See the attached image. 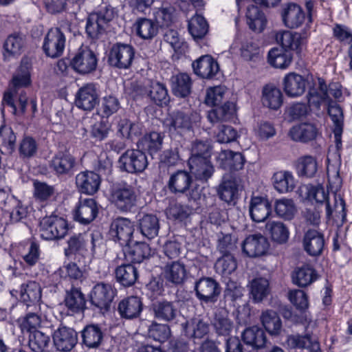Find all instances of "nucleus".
Wrapping results in <instances>:
<instances>
[{"label": "nucleus", "instance_id": "79ce46f5", "mask_svg": "<svg viewBox=\"0 0 352 352\" xmlns=\"http://www.w3.org/2000/svg\"><path fill=\"white\" fill-rule=\"evenodd\" d=\"M296 174L299 177L312 178L318 170V163L311 155H303L295 162Z\"/></svg>", "mask_w": 352, "mask_h": 352}, {"label": "nucleus", "instance_id": "4c0bfd02", "mask_svg": "<svg viewBox=\"0 0 352 352\" xmlns=\"http://www.w3.org/2000/svg\"><path fill=\"white\" fill-rule=\"evenodd\" d=\"M160 228V221L156 215L144 214L138 220V228L140 233L149 240L158 235Z\"/></svg>", "mask_w": 352, "mask_h": 352}, {"label": "nucleus", "instance_id": "bf43d9fd", "mask_svg": "<svg viewBox=\"0 0 352 352\" xmlns=\"http://www.w3.org/2000/svg\"><path fill=\"white\" fill-rule=\"evenodd\" d=\"M134 27L137 35L143 39H151L156 36L158 32V25L151 19L146 18L138 19Z\"/></svg>", "mask_w": 352, "mask_h": 352}, {"label": "nucleus", "instance_id": "603ef678", "mask_svg": "<svg viewBox=\"0 0 352 352\" xmlns=\"http://www.w3.org/2000/svg\"><path fill=\"white\" fill-rule=\"evenodd\" d=\"M307 188V197L309 200H315L317 203L323 204L326 205V214L328 218H330L333 213V210L331 208L329 201V193L325 191L322 185H309Z\"/></svg>", "mask_w": 352, "mask_h": 352}, {"label": "nucleus", "instance_id": "20e7f679", "mask_svg": "<svg viewBox=\"0 0 352 352\" xmlns=\"http://www.w3.org/2000/svg\"><path fill=\"white\" fill-rule=\"evenodd\" d=\"M113 16V8L107 6L101 7L98 12L90 14L85 26L87 36L91 39H98L106 32L109 23Z\"/></svg>", "mask_w": 352, "mask_h": 352}, {"label": "nucleus", "instance_id": "393cba45", "mask_svg": "<svg viewBox=\"0 0 352 352\" xmlns=\"http://www.w3.org/2000/svg\"><path fill=\"white\" fill-rule=\"evenodd\" d=\"M81 344L89 349H97L103 342L104 332L101 325L89 324L80 331Z\"/></svg>", "mask_w": 352, "mask_h": 352}, {"label": "nucleus", "instance_id": "37998d69", "mask_svg": "<svg viewBox=\"0 0 352 352\" xmlns=\"http://www.w3.org/2000/svg\"><path fill=\"white\" fill-rule=\"evenodd\" d=\"M260 320L265 329L272 336H278L282 331V321L276 311L266 309L262 311Z\"/></svg>", "mask_w": 352, "mask_h": 352}, {"label": "nucleus", "instance_id": "864d4df0", "mask_svg": "<svg viewBox=\"0 0 352 352\" xmlns=\"http://www.w3.org/2000/svg\"><path fill=\"white\" fill-rule=\"evenodd\" d=\"M265 228L273 241L283 244L288 241L289 232L283 222L269 221L266 223Z\"/></svg>", "mask_w": 352, "mask_h": 352}, {"label": "nucleus", "instance_id": "b1692460", "mask_svg": "<svg viewBox=\"0 0 352 352\" xmlns=\"http://www.w3.org/2000/svg\"><path fill=\"white\" fill-rule=\"evenodd\" d=\"M151 311L155 320L168 323L175 321L179 314L175 304L167 300L153 302L151 305Z\"/></svg>", "mask_w": 352, "mask_h": 352}, {"label": "nucleus", "instance_id": "473e14b6", "mask_svg": "<svg viewBox=\"0 0 352 352\" xmlns=\"http://www.w3.org/2000/svg\"><path fill=\"white\" fill-rule=\"evenodd\" d=\"M283 89L287 96L296 98L302 96L306 89L307 80L301 75L291 72L283 78Z\"/></svg>", "mask_w": 352, "mask_h": 352}, {"label": "nucleus", "instance_id": "7c9ffc66", "mask_svg": "<svg viewBox=\"0 0 352 352\" xmlns=\"http://www.w3.org/2000/svg\"><path fill=\"white\" fill-rule=\"evenodd\" d=\"M182 325L185 336L191 339H201L210 331L208 320L200 316L193 317Z\"/></svg>", "mask_w": 352, "mask_h": 352}, {"label": "nucleus", "instance_id": "a211bd4d", "mask_svg": "<svg viewBox=\"0 0 352 352\" xmlns=\"http://www.w3.org/2000/svg\"><path fill=\"white\" fill-rule=\"evenodd\" d=\"M76 106L85 111H91L99 104L98 90L96 85L88 83L80 87L76 94Z\"/></svg>", "mask_w": 352, "mask_h": 352}, {"label": "nucleus", "instance_id": "f257e3e1", "mask_svg": "<svg viewBox=\"0 0 352 352\" xmlns=\"http://www.w3.org/2000/svg\"><path fill=\"white\" fill-rule=\"evenodd\" d=\"M276 40L281 47H274L270 50L267 55L268 63L275 68L286 69L292 63L294 52L301 56L305 49L304 40L298 33L284 31L276 34Z\"/></svg>", "mask_w": 352, "mask_h": 352}, {"label": "nucleus", "instance_id": "de8ad7c7", "mask_svg": "<svg viewBox=\"0 0 352 352\" xmlns=\"http://www.w3.org/2000/svg\"><path fill=\"white\" fill-rule=\"evenodd\" d=\"M124 254L130 262L140 263L151 255V249L146 243H136L133 246L125 247Z\"/></svg>", "mask_w": 352, "mask_h": 352}, {"label": "nucleus", "instance_id": "13d9d810", "mask_svg": "<svg viewBox=\"0 0 352 352\" xmlns=\"http://www.w3.org/2000/svg\"><path fill=\"white\" fill-rule=\"evenodd\" d=\"M120 108V103L117 97L113 95L104 96L98 104V114L102 119H107L116 113Z\"/></svg>", "mask_w": 352, "mask_h": 352}, {"label": "nucleus", "instance_id": "ddd939ff", "mask_svg": "<svg viewBox=\"0 0 352 352\" xmlns=\"http://www.w3.org/2000/svg\"><path fill=\"white\" fill-rule=\"evenodd\" d=\"M65 43V36L60 29L58 28H51L44 38L43 52L48 57L58 58L63 54Z\"/></svg>", "mask_w": 352, "mask_h": 352}, {"label": "nucleus", "instance_id": "c756f323", "mask_svg": "<svg viewBox=\"0 0 352 352\" xmlns=\"http://www.w3.org/2000/svg\"><path fill=\"white\" fill-rule=\"evenodd\" d=\"M192 66L194 73L202 78H212L219 70L217 62L210 55L201 56Z\"/></svg>", "mask_w": 352, "mask_h": 352}, {"label": "nucleus", "instance_id": "423d86ee", "mask_svg": "<svg viewBox=\"0 0 352 352\" xmlns=\"http://www.w3.org/2000/svg\"><path fill=\"white\" fill-rule=\"evenodd\" d=\"M194 291L201 304H214L221 294V287L213 278L203 276L195 282Z\"/></svg>", "mask_w": 352, "mask_h": 352}, {"label": "nucleus", "instance_id": "f8f14e48", "mask_svg": "<svg viewBox=\"0 0 352 352\" xmlns=\"http://www.w3.org/2000/svg\"><path fill=\"white\" fill-rule=\"evenodd\" d=\"M134 56L135 50L132 45L118 43L110 50L108 63L112 67L126 69L131 65Z\"/></svg>", "mask_w": 352, "mask_h": 352}, {"label": "nucleus", "instance_id": "f704fd0d", "mask_svg": "<svg viewBox=\"0 0 352 352\" xmlns=\"http://www.w3.org/2000/svg\"><path fill=\"white\" fill-rule=\"evenodd\" d=\"M318 131L314 124L303 122L293 126L289 131L291 138L296 142L303 143L314 140Z\"/></svg>", "mask_w": 352, "mask_h": 352}, {"label": "nucleus", "instance_id": "6ab92c4d", "mask_svg": "<svg viewBox=\"0 0 352 352\" xmlns=\"http://www.w3.org/2000/svg\"><path fill=\"white\" fill-rule=\"evenodd\" d=\"M76 165V159L68 151H58L52 158L49 166L58 177L70 175Z\"/></svg>", "mask_w": 352, "mask_h": 352}, {"label": "nucleus", "instance_id": "680f3d73", "mask_svg": "<svg viewBox=\"0 0 352 352\" xmlns=\"http://www.w3.org/2000/svg\"><path fill=\"white\" fill-rule=\"evenodd\" d=\"M212 146L207 140H195L192 141L190 146V157L193 159H210Z\"/></svg>", "mask_w": 352, "mask_h": 352}, {"label": "nucleus", "instance_id": "0e129e2a", "mask_svg": "<svg viewBox=\"0 0 352 352\" xmlns=\"http://www.w3.org/2000/svg\"><path fill=\"white\" fill-rule=\"evenodd\" d=\"M270 292L269 281L265 278H256L252 280L250 293L255 302H261Z\"/></svg>", "mask_w": 352, "mask_h": 352}, {"label": "nucleus", "instance_id": "9d476101", "mask_svg": "<svg viewBox=\"0 0 352 352\" xmlns=\"http://www.w3.org/2000/svg\"><path fill=\"white\" fill-rule=\"evenodd\" d=\"M119 167L129 173L143 172L148 166L146 154L140 149H129L119 158Z\"/></svg>", "mask_w": 352, "mask_h": 352}, {"label": "nucleus", "instance_id": "4468645a", "mask_svg": "<svg viewBox=\"0 0 352 352\" xmlns=\"http://www.w3.org/2000/svg\"><path fill=\"white\" fill-rule=\"evenodd\" d=\"M54 346L60 352H69L77 344L78 334L71 327L60 326L52 334Z\"/></svg>", "mask_w": 352, "mask_h": 352}, {"label": "nucleus", "instance_id": "5701e85b", "mask_svg": "<svg viewBox=\"0 0 352 352\" xmlns=\"http://www.w3.org/2000/svg\"><path fill=\"white\" fill-rule=\"evenodd\" d=\"M116 310L122 319H136L142 312L143 303L141 298L138 296H128L118 302Z\"/></svg>", "mask_w": 352, "mask_h": 352}, {"label": "nucleus", "instance_id": "5fc2aeb1", "mask_svg": "<svg viewBox=\"0 0 352 352\" xmlns=\"http://www.w3.org/2000/svg\"><path fill=\"white\" fill-rule=\"evenodd\" d=\"M16 137L11 127L6 125L0 126V151L6 155L13 153L16 146Z\"/></svg>", "mask_w": 352, "mask_h": 352}, {"label": "nucleus", "instance_id": "6e6552de", "mask_svg": "<svg viewBox=\"0 0 352 352\" xmlns=\"http://www.w3.org/2000/svg\"><path fill=\"white\" fill-rule=\"evenodd\" d=\"M111 202L121 212H130L136 206L137 194L133 186L118 184L111 191Z\"/></svg>", "mask_w": 352, "mask_h": 352}, {"label": "nucleus", "instance_id": "a18cd8bd", "mask_svg": "<svg viewBox=\"0 0 352 352\" xmlns=\"http://www.w3.org/2000/svg\"><path fill=\"white\" fill-rule=\"evenodd\" d=\"M272 179L274 188L280 193L292 192L295 188L294 177L289 171L276 172Z\"/></svg>", "mask_w": 352, "mask_h": 352}, {"label": "nucleus", "instance_id": "0eeeda50", "mask_svg": "<svg viewBox=\"0 0 352 352\" xmlns=\"http://www.w3.org/2000/svg\"><path fill=\"white\" fill-rule=\"evenodd\" d=\"M117 295V289L109 283H96L90 292V302L102 313L109 311L111 303Z\"/></svg>", "mask_w": 352, "mask_h": 352}, {"label": "nucleus", "instance_id": "338daca9", "mask_svg": "<svg viewBox=\"0 0 352 352\" xmlns=\"http://www.w3.org/2000/svg\"><path fill=\"white\" fill-rule=\"evenodd\" d=\"M150 338L161 343L166 342L170 336V329L168 324L152 322L148 329Z\"/></svg>", "mask_w": 352, "mask_h": 352}, {"label": "nucleus", "instance_id": "f03ea898", "mask_svg": "<svg viewBox=\"0 0 352 352\" xmlns=\"http://www.w3.org/2000/svg\"><path fill=\"white\" fill-rule=\"evenodd\" d=\"M167 188L173 194H185L187 192L189 201L200 199L203 188L197 184L192 185V177L190 173L179 170L170 175Z\"/></svg>", "mask_w": 352, "mask_h": 352}, {"label": "nucleus", "instance_id": "3c124183", "mask_svg": "<svg viewBox=\"0 0 352 352\" xmlns=\"http://www.w3.org/2000/svg\"><path fill=\"white\" fill-rule=\"evenodd\" d=\"M146 97L157 105H166L169 102V96L166 86L159 82H151L147 89Z\"/></svg>", "mask_w": 352, "mask_h": 352}, {"label": "nucleus", "instance_id": "4be33fe9", "mask_svg": "<svg viewBox=\"0 0 352 352\" xmlns=\"http://www.w3.org/2000/svg\"><path fill=\"white\" fill-rule=\"evenodd\" d=\"M98 213V206L92 198L80 199L74 213V219L81 224L87 225L93 221Z\"/></svg>", "mask_w": 352, "mask_h": 352}, {"label": "nucleus", "instance_id": "6e6d98bb", "mask_svg": "<svg viewBox=\"0 0 352 352\" xmlns=\"http://www.w3.org/2000/svg\"><path fill=\"white\" fill-rule=\"evenodd\" d=\"M188 29L193 38L198 40L207 34L209 25L203 16L195 14L188 21Z\"/></svg>", "mask_w": 352, "mask_h": 352}, {"label": "nucleus", "instance_id": "aec40b11", "mask_svg": "<svg viewBox=\"0 0 352 352\" xmlns=\"http://www.w3.org/2000/svg\"><path fill=\"white\" fill-rule=\"evenodd\" d=\"M18 252L27 267L35 266L41 259L40 244L34 239L21 242L18 246Z\"/></svg>", "mask_w": 352, "mask_h": 352}, {"label": "nucleus", "instance_id": "39448f33", "mask_svg": "<svg viewBox=\"0 0 352 352\" xmlns=\"http://www.w3.org/2000/svg\"><path fill=\"white\" fill-rule=\"evenodd\" d=\"M69 230L67 220L58 215L43 217L40 222L41 236L45 240H58L64 238Z\"/></svg>", "mask_w": 352, "mask_h": 352}, {"label": "nucleus", "instance_id": "bb28decb", "mask_svg": "<svg viewBox=\"0 0 352 352\" xmlns=\"http://www.w3.org/2000/svg\"><path fill=\"white\" fill-rule=\"evenodd\" d=\"M281 16L285 25L291 29L301 26L305 20V13L302 8L295 3L285 4Z\"/></svg>", "mask_w": 352, "mask_h": 352}, {"label": "nucleus", "instance_id": "e433bc0d", "mask_svg": "<svg viewBox=\"0 0 352 352\" xmlns=\"http://www.w3.org/2000/svg\"><path fill=\"white\" fill-rule=\"evenodd\" d=\"M116 281L124 287L133 285L138 278V271L132 264H122L114 272Z\"/></svg>", "mask_w": 352, "mask_h": 352}, {"label": "nucleus", "instance_id": "09e8293b", "mask_svg": "<svg viewBox=\"0 0 352 352\" xmlns=\"http://www.w3.org/2000/svg\"><path fill=\"white\" fill-rule=\"evenodd\" d=\"M247 23L252 30L261 32L264 30L267 21L265 14L255 6H249L246 12Z\"/></svg>", "mask_w": 352, "mask_h": 352}, {"label": "nucleus", "instance_id": "4d7b16f0", "mask_svg": "<svg viewBox=\"0 0 352 352\" xmlns=\"http://www.w3.org/2000/svg\"><path fill=\"white\" fill-rule=\"evenodd\" d=\"M308 102L319 108L322 102H329V89L324 80L318 79V89L310 88L307 95Z\"/></svg>", "mask_w": 352, "mask_h": 352}, {"label": "nucleus", "instance_id": "9b49d317", "mask_svg": "<svg viewBox=\"0 0 352 352\" xmlns=\"http://www.w3.org/2000/svg\"><path fill=\"white\" fill-rule=\"evenodd\" d=\"M134 232L133 223L126 218H118L111 224L109 237L122 247L129 245Z\"/></svg>", "mask_w": 352, "mask_h": 352}, {"label": "nucleus", "instance_id": "8fccbe9b", "mask_svg": "<svg viewBox=\"0 0 352 352\" xmlns=\"http://www.w3.org/2000/svg\"><path fill=\"white\" fill-rule=\"evenodd\" d=\"M262 102L270 109H279L283 104L281 91L273 85H265L262 91Z\"/></svg>", "mask_w": 352, "mask_h": 352}, {"label": "nucleus", "instance_id": "a878e982", "mask_svg": "<svg viewBox=\"0 0 352 352\" xmlns=\"http://www.w3.org/2000/svg\"><path fill=\"white\" fill-rule=\"evenodd\" d=\"M188 164L190 175L201 183H207L214 173V167L210 159L188 160Z\"/></svg>", "mask_w": 352, "mask_h": 352}, {"label": "nucleus", "instance_id": "052dcab7", "mask_svg": "<svg viewBox=\"0 0 352 352\" xmlns=\"http://www.w3.org/2000/svg\"><path fill=\"white\" fill-rule=\"evenodd\" d=\"M38 150V142L30 135H25L19 145V155L22 160H30L35 157Z\"/></svg>", "mask_w": 352, "mask_h": 352}, {"label": "nucleus", "instance_id": "7ed1b4c3", "mask_svg": "<svg viewBox=\"0 0 352 352\" xmlns=\"http://www.w3.org/2000/svg\"><path fill=\"white\" fill-rule=\"evenodd\" d=\"M200 120L201 116L198 112L186 109L173 111L166 120V124L170 134L183 135L186 133L192 131L194 126Z\"/></svg>", "mask_w": 352, "mask_h": 352}, {"label": "nucleus", "instance_id": "e2e57ef3", "mask_svg": "<svg viewBox=\"0 0 352 352\" xmlns=\"http://www.w3.org/2000/svg\"><path fill=\"white\" fill-rule=\"evenodd\" d=\"M214 267L218 274L222 276H228L236 270L237 263L234 256L228 254L222 255L221 258H218Z\"/></svg>", "mask_w": 352, "mask_h": 352}, {"label": "nucleus", "instance_id": "cd10ccee", "mask_svg": "<svg viewBox=\"0 0 352 352\" xmlns=\"http://www.w3.org/2000/svg\"><path fill=\"white\" fill-rule=\"evenodd\" d=\"M239 189L238 179L231 175H226L219 185L217 195L222 201L231 204L238 198Z\"/></svg>", "mask_w": 352, "mask_h": 352}, {"label": "nucleus", "instance_id": "774afa93", "mask_svg": "<svg viewBox=\"0 0 352 352\" xmlns=\"http://www.w3.org/2000/svg\"><path fill=\"white\" fill-rule=\"evenodd\" d=\"M50 338L45 333L34 330L30 333L28 345L34 352H42L48 346Z\"/></svg>", "mask_w": 352, "mask_h": 352}, {"label": "nucleus", "instance_id": "412c9836", "mask_svg": "<svg viewBox=\"0 0 352 352\" xmlns=\"http://www.w3.org/2000/svg\"><path fill=\"white\" fill-rule=\"evenodd\" d=\"M188 274L186 265L180 260L168 262L163 268L166 281L176 286L184 284Z\"/></svg>", "mask_w": 352, "mask_h": 352}, {"label": "nucleus", "instance_id": "ea45409f", "mask_svg": "<svg viewBox=\"0 0 352 352\" xmlns=\"http://www.w3.org/2000/svg\"><path fill=\"white\" fill-rule=\"evenodd\" d=\"M292 278L294 284L305 287L314 283L318 278V275L313 267L303 265L293 271Z\"/></svg>", "mask_w": 352, "mask_h": 352}, {"label": "nucleus", "instance_id": "dca6fc26", "mask_svg": "<svg viewBox=\"0 0 352 352\" xmlns=\"http://www.w3.org/2000/svg\"><path fill=\"white\" fill-rule=\"evenodd\" d=\"M20 299L27 308L33 307L39 309V302L42 297V289L40 284L34 280H28L22 283L19 289Z\"/></svg>", "mask_w": 352, "mask_h": 352}, {"label": "nucleus", "instance_id": "c85d7f7f", "mask_svg": "<svg viewBox=\"0 0 352 352\" xmlns=\"http://www.w3.org/2000/svg\"><path fill=\"white\" fill-rule=\"evenodd\" d=\"M249 212L250 217L254 221L263 222L271 214V203L265 197H252L250 203Z\"/></svg>", "mask_w": 352, "mask_h": 352}, {"label": "nucleus", "instance_id": "49530a36", "mask_svg": "<svg viewBox=\"0 0 352 352\" xmlns=\"http://www.w3.org/2000/svg\"><path fill=\"white\" fill-rule=\"evenodd\" d=\"M242 339L246 344L254 349L263 348L267 342L265 331L257 326L245 329L242 333Z\"/></svg>", "mask_w": 352, "mask_h": 352}, {"label": "nucleus", "instance_id": "a19ab883", "mask_svg": "<svg viewBox=\"0 0 352 352\" xmlns=\"http://www.w3.org/2000/svg\"><path fill=\"white\" fill-rule=\"evenodd\" d=\"M235 112L234 104L232 102H226L223 105H218L208 111L207 118L212 124L218 122H227L234 118Z\"/></svg>", "mask_w": 352, "mask_h": 352}, {"label": "nucleus", "instance_id": "72a5a7b5", "mask_svg": "<svg viewBox=\"0 0 352 352\" xmlns=\"http://www.w3.org/2000/svg\"><path fill=\"white\" fill-rule=\"evenodd\" d=\"M64 302L70 311L76 314L85 309L87 300L80 288L72 287L66 291Z\"/></svg>", "mask_w": 352, "mask_h": 352}, {"label": "nucleus", "instance_id": "69168bd1", "mask_svg": "<svg viewBox=\"0 0 352 352\" xmlns=\"http://www.w3.org/2000/svg\"><path fill=\"white\" fill-rule=\"evenodd\" d=\"M118 133L122 138L132 140L142 133L141 126L128 119H121L118 124Z\"/></svg>", "mask_w": 352, "mask_h": 352}, {"label": "nucleus", "instance_id": "f3484780", "mask_svg": "<svg viewBox=\"0 0 352 352\" xmlns=\"http://www.w3.org/2000/svg\"><path fill=\"white\" fill-rule=\"evenodd\" d=\"M269 248L270 243L267 239L260 233L250 234L242 243L243 254L251 258L265 254Z\"/></svg>", "mask_w": 352, "mask_h": 352}, {"label": "nucleus", "instance_id": "58836bf2", "mask_svg": "<svg viewBox=\"0 0 352 352\" xmlns=\"http://www.w3.org/2000/svg\"><path fill=\"white\" fill-rule=\"evenodd\" d=\"M223 168L230 171H236L243 168L245 160L242 153L230 150L222 151L219 155Z\"/></svg>", "mask_w": 352, "mask_h": 352}, {"label": "nucleus", "instance_id": "2f4dec72", "mask_svg": "<svg viewBox=\"0 0 352 352\" xmlns=\"http://www.w3.org/2000/svg\"><path fill=\"white\" fill-rule=\"evenodd\" d=\"M101 182L99 174L94 171H85L76 177V184L82 193L93 195L96 192Z\"/></svg>", "mask_w": 352, "mask_h": 352}, {"label": "nucleus", "instance_id": "2eb2a0df", "mask_svg": "<svg viewBox=\"0 0 352 352\" xmlns=\"http://www.w3.org/2000/svg\"><path fill=\"white\" fill-rule=\"evenodd\" d=\"M324 235L318 230L310 228L304 233L302 247L307 254L312 257L322 255L325 248Z\"/></svg>", "mask_w": 352, "mask_h": 352}, {"label": "nucleus", "instance_id": "c9c22d12", "mask_svg": "<svg viewBox=\"0 0 352 352\" xmlns=\"http://www.w3.org/2000/svg\"><path fill=\"white\" fill-rule=\"evenodd\" d=\"M212 325L218 336H223L226 340L232 337L230 334L234 328V323L229 318L226 310H220L215 314Z\"/></svg>", "mask_w": 352, "mask_h": 352}, {"label": "nucleus", "instance_id": "c03bdc74", "mask_svg": "<svg viewBox=\"0 0 352 352\" xmlns=\"http://www.w3.org/2000/svg\"><path fill=\"white\" fill-rule=\"evenodd\" d=\"M170 82L172 91L175 96L186 98L190 94L192 80L187 74L179 73L173 76Z\"/></svg>", "mask_w": 352, "mask_h": 352}, {"label": "nucleus", "instance_id": "1a4fd4ad", "mask_svg": "<svg viewBox=\"0 0 352 352\" xmlns=\"http://www.w3.org/2000/svg\"><path fill=\"white\" fill-rule=\"evenodd\" d=\"M96 54L87 46H81L70 60L71 67L80 74H88L98 65Z\"/></svg>", "mask_w": 352, "mask_h": 352}]
</instances>
